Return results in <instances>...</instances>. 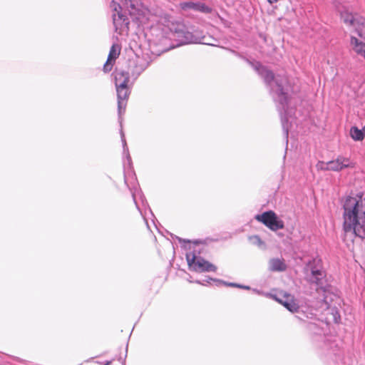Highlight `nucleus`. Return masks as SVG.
Returning a JSON list of instances; mask_svg holds the SVG:
<instances>
[{
  "label": "nucleus",
  "instance_id": "nucleus-11",
  "mask_svg": "<svg viewBox=\"0 0 365 365\" xmlns=\"http://www.w3.org/2000/svg\"><path fill=\"white\" fill-rule=\"evenodd\" d=\"M129 73L125 71H116L115 72V87H126L129 82Z\"/></svg>",
  "mask_w": 365,
  "mask_h": 365
},
{
  "label": "nucleus",
  "instance_id": "nucleus-22",
  "mask_svg": "<svg viewBox=\"0 0 365 365\" xmlns=\"http://www.w3.org/2000/svg\"><path fill=\"white\" fill-rule=\"evenodd\" d=\"M133 200H134V202H135V205H138V201L136 200V199H135V195H133Z\"/></svg>",
  "mask_w": 365,
  "mask_h": 365
},
{
  "label": "nucleus",
  "instance_id": "nucleus-26",
  "mask_svg": "<svg viewBox=\"0 0 365 365\" xmlns=\"http://www.w3.org/2000/svg\"><path fill=\"white\" fill-rule=\"evenodd\" d=\"M204 41L210 42V39H207V41L205 40V38H204Z\"/></svg>",
  "mask_w": 365,
  "mask_h": 365
},
{
  "label": "nucleus",
  "instance_id": "nucleus-4",
  "mask_svg": "<svg viewBox=\"0 0 365 365\" xmlns=\"http://www.w3.org/2000/svg\"><path fill=\"white\" fill-rule=\"evenodd\" d=\"M341 21L349 27L354 29L357 34L365 40V19L357 14L348 11H341Z\"/></svg>",
  "mask_w": 365,
  "mask_h": 365
},
{
  "label": "nucleus",
  "instance_id": "nucleus-20",
  "mask_svg": "<svg viewBox=\"0 0 365 365\" xmlns=\"http://www.w3.org/2000/svg\"><path fill=\"white\" fill-rule=\"evenodd\" d=\"M120 135H121V140H122V142L123 143V147L125 148L126 147V142H125L124 133H123V132L122 130L120 132Z\"/></svg>",
  "mask_w": 365,
  "mask_h": 365
},
{
  "label": "nucleus",
  "instance_id": "nucleus-21",
  "mask_svg": "<svg viewBox=\"0 0 365 365\" xmlns=\"http://www.w3.org/2000/svg\"><path fill=\"white\" fill-rule=\"evenodd\" d=\"M270 4L276 3L278 0H267Z\"/></svg>",
  "mask_w": 365,
  "mask_h": 365
},
{
  "label": "nucleus",
  "instance_id": "nucleus-13",
  "mask_svg": "<svg viewBox=\"0 0 365 365\" xmlns=\"http://www.w3.org/2000/svg\"><path fill=\"white\" fill-rule=\"evenodd\" d=\"M269 268L272 271L282 272L286 269L287 266L283 259H272L269 261Z\"/></svg>",
  "mask_w": 365,
  "mask_h": 365
},
{
  "label": "nucleus",
  "instance_id": "nucleus-15",
  "mask_svg": "<svg viewBox=\"0 0 365 365\" xmlns=\"http://www.w3.org/2000/svg\"><path fill=\"white\" fill-rule=\"evenodd\" d=\"M351 44L353 46L354 51L359 55L362 53L363 51L365 50V43L360 42L355 37H351Z\"/></svg>",
  "mask_w": 365,
  "mask_h": 365
},
{
  "label": "nucleus",
  "instance_id": "nucleus-18",
  "mask_svg": "<svg viewBox=\"0 0 365 365\" xmlns=\"http://www.w3.org/2000/svg\"><path fill=\"white\" fill-rule=\"evenodd\" d=\"M287 119L286 118V116L283 117L282 118V128H283V130H284V135H285V137H286V140H287V143L288 142V133H289V130H288V127H287Z\"/></svg>",
  "mask_w": 365,
  "mask_h": 365
},
{
  "label": "nucleus",
  "instance_id": "nucleus-8",
  "mask_svg": "<svg viewBox=\"0 0 365 365\" xmlns=\"http://www.w3.org/2000/svg\"><path fill=\"white\" fill-rule=\"evenodd\" d=\"M116 91L118 96V112L120 118V115L125 112L130 91L128 86L116 88Z\"/></svg>",
  "mask_w": 365,
  "mask_h": 365
},
{
  "label": "nucleus",
  "instance_id": "nucleus-10",
  "mask_svg": "<svg viewBox=\"0 0 365 365\" xmlns=\"http://www.w3.org/2000/svg\"><path fill=\"white\" fill-rule=\"evenodd\" d=\"M352 167L349 158H338L335 160L329 161L327 163V169L334 171H339L345 168Z\"/></svg>",
  "mask_w": 365,
  "mask_h": 365
},
{
  "label": "nucleus",
  "instance_id": "nucleus-17",
  "mask_svg": "<svg viewBox=\"0 0 365 365\" xmlns=\"http://www.w3.org/2000/svg\"><path fill=\"white\" fill-rule=\"evenodd\" d=\"M135 64V68L132 71V74L133 76H138L145 69L143 66H138V63L133 62Z\"/></svg>",
  "mask_w": 365,
  "mask_h": 365
},
{
  "label": "nucleus",
  "instance_id": "nucleus-23",
  "mask_svg": "<svg viewBox=\"0 0 365 365\" xmlns=\"http://www.w3.org/2000/svg\"><path fill=\"white\" fill-rule=\"evenodd\" d=\"M145 202H145V199H144V198H141V204H142L143 205H144V204H145Z\"/></svg>",
  "mask_w": 365,
  "mask_h": 365
},
{
  "label": "nucleus",
  "instance_id": "nucleus-16",
  "mask_svg": "<svg viewBox=\"0 0 365 365\" xmlns=\"http://www.w3.org/2000/svg\"><path fill=\"white\" fill-rule=\"evenodd\" d=\"M350 135L354 140H361L364 138V132L355 126L350 129Z\"/></svg>",
  "mask_w": 365,
  "mask_h": 365
},
{
  "label": "nucleus",
  "instance_id": "nucleus-25",
  "mask_svg": "<svg viewBox=\"0 0 365 365\" xmlns=\"http://www.w3.org/2000/svg\"><path fill=\"white\" fill-rule=\"evenodd\" d=\"M362 131L364 132V135H365V126L363 128Z\"/></svg>",
  "mask_w": 365,
  "mask_h": 365
},
{
  "label": "nucleus",
  "instance_id": "nucleus-2",
  "mask_svg": "<svg viewBox=\"0 0 365 365\" xmlns=\"http://www.w3.org/2000/svg\"><path fill=\"white\" fill-rule=\"evenodd\" d=\"M343 229L360 238H365V207H344Z\"/></svg>",
  "mask_w": 365,
  "mask_h": 365
},
{
  "label": "nucleus",
  "instance_id": "nucleus-14",
  "mask_svg": "<svg viewBox=\"0 0 365 365\" xmlns=\"http://www.w3.org/2000/svg\"><path fill=\"white\" fill-rule=\"evenodd\" d=\"M312 278L310 279V282L312 283H315L317 284H321V280L324 277V272L320 269L312 268Z\"/></svg>",
  "mask_w": 365,
  "mask_h": 365
},
{
  "label": "nucleus",
  "instance_id": "nucleus-7",
  "mask_svg": "<svg viewBox=\"0 0 365 365\" xmlns=\"http://www.w3.org/2000/svg\"><path fill=\"white\" fill-rule=\"evenodd\" d=\"M271 297L292 312H296L299 309L294 296L284 291H279L275 294H272Z\"/></svg>",
  "mask_w": 365,
  "mask_h": 365
},
{
  "label": "nucleus",
  "instance_id": "nucleus-12",
  "mask_svg": "<svg viewBox=\"0 0 365 365\" xmlns=\"http://www.w3.org/2000/svg\"><path fill=\"white\" fill-rule=\"evenodd\" d=\"M187 7L204 14H210L212 11L210 7L201 2H190L187 4Z\"/></svg>",
  "mask_w": 365,
  "mask_h": 365
},
{
  "label": "nucleus",
  "instance_id": "nucleus-3",
  "mask_svg": "<svg viewBox=\"0 0 365 365\" xmlns=\"http://www.w3.org/2000/svg\"><path fill=\"white\" fill-rule=\"evenodd\" d=\"M160 22L163 25L168 27L173 33V38L179 42V44L187 43H202L214 46L212 42L204 41L205 36L200 38L192 33L187 31L181 24L174 22L173 17L169 15H165L161 17Z\"/></svg>",
  "mask_w": 365,
  "mask_h": 365
},
{
  "label": "nucleus",
  "instance_id": "nucleus-5",
  "mask_svg": "<svg viewBox=\"0 0 365 365\" xmlns=\"http://www.w3.org/2000/svg\"><path fill=\"white\" fill-rule=\"evenodd\" d=\"M255 219L272 231L283 229L284 227V222L279 220L273 211H267L257 215Z\"/></svg>",
  "mask_w": 365,
  "mask_h": 365
},
{
  "label": "nucleus",
  "instance_id": "nucleus-24",
  "mask_svg": "<svg viewBox=\"0 0 365 365\" xmlns=\"http://www.w3.org/2000/svg\"><path fill=\"white\" fill-rule=\"evenodd\" d=\"M360 55L365 58V49L363 51L362 53H361Z\"/></svg>",
  "mask_w": 365,
  "mask_h": 365
},
{
  "label": "nucleus",
  "instance_id": "nucleus-9",
  "mask_svg": "<svg viewBox=\"0 0 365 365\" xmlns=\"http://www.w3.org/2000/svg\"><path fill=\"white\" fill-rule=\"evenodd\" d=\"M120 48L118 47V45L113 44L109 51L107 61L103 65V71L105 73L110 72L113 66V64L115 61V60L118 58V57L120 55Z\"/></svg>",
  "mask_w": 365,
  "mask_h": 365
},
{
  "label": "nucleus",
  "instance_id": "nucleus-6",
  "mask_svg": "<svg viewBox=\"0 0 365 365\" xmlns=\"http://www.w3.org/2000/svg\"><path fill=\"white\" fill-rule=\"evenodd\" d=\"M187 261L190 268L197 272H212L217 270V267L201 257H196L195 255L190 257L187 256Z\"/></svg>",
  "mask_w": 365,
  "mask_h": 365
},
{
  "label": "nucleus",
  "instance_id": "nucleus-19",
  "mask_svg": "<svg viewBox=\"0 0 365 365\" xmlns=\"http://www.w3.org/2000/svg\"><path fill=\"white\" fill-rule=\"evenodd\" d=\"M118 20H122L123 22H125L127 21V19L125 17V16L119 13H118V19L116 17V15L113 14V23L116 24Z\"/></svg>",
  "mask_w": 365,
  "mask_h": 365
},
{
  "label": "nucleus",
  "instance_id": "nucleus-1",
  "mask_svg": "<svg viewBox=\"0 0 365 365\" xmlns=\"http://www.w3.org/2000/svg\"><path fill=\"white\" fill-rule=\"evenodd\" d=\"M255 70L258 74L264 79L265 83L270 88L271 92L275 101L278 102L280 107L279 110H283L284 115H287V109L289 101V85L287 79L285 77H274L272 71L268 70L266 67L257 63L255 66Z\"/></svg>",
  "mask_w": 365,
  "mask_h": 365
}]
</instances>
